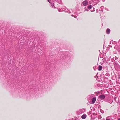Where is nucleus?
Returning a JSON list of instances; mask_svg holds the SVG:
<instances>
[{
	"mask_svg": "<svg viewBox=\"0 0 120 120\" xmlns=\"http://www.w3.org/2000/svg\"><path fill=\"white\" fill-rule=\"evenodd\" d=\"M102 69V66L100 65L98 66V71H101V70Z\"/></svg>",
	"mask_w": 120,
	"mask_h": 120,
	"instance_id": "nucleus-6",
	"label": "nucleus"
},
{
	"mask_svg": "<svg viewBox=\"0 0 120 120\" xmlns=\"http://www.w3.org/2000/svg\"><path fill=\"white\" fill-rule=\"evenodd\" d=\"M48 0L49 2V0Z\"/></svg>",
	"mask_w": 120,
	"mask_h": 120,
	"instance_id": "nucleus-13",
	"label": "nucleus"
},
{
	"mask_svg": "<svg viewBox=\"0 0 120 120\" xmlns=\"http://www.w3.org/2000/svg\"><path fill=\"white\" fill-rule=\"evenodd\" d=\"M105 96L104 94L101 95H100L99 98L101 99H104L105 98Z\"/></svg>",
	"mask_w": 120,
	"mask_h": 120,
	"instance_id": "nucleus-3",
	"label": "nucleus"
},
{
	"mask_svg": "<svg viewBox=\"0 0 120 120\" xmlns=\"http://www.w3.org/2000/svg\"><path fill=\"white\" fill-rule=\"evenodd\" d=\"M106 120H110L109 119H106Z\"/></svg>",
	"mask_w": 120,
	"mask_h": 120,
	"instance_id": "nucleus-11",
	"label": "nucleus"
},
{
	"mask_svg": "<svg viewBox=\"0 0 120 120\" xmlns=\"http://www.w3.org/2000/svg\"><path fill=\"white\" fill-rule=\"evenodd\" d=\"M92 6L91 5H90L87 7L90 10L92 8Z\"/></svg>",
	"mask_w": 120,
	"mask_h": 120,
	"instance_id": "nucleus-7",
	"label": "nucleus"
},
{
	"mask_svg": "<svg viewBox=\"0 0 120 120\" xmlns=\"http://www.w3.org/2000/svg\"><path fill=\"white\" fill-rule=\"evenodd\" d=\"M82 3L83 5V6H84L87 5L88 4V3L87 1L85 0L84 1L82 2Z\"/></svg>",
	"mask_w": 120,
	"mask_h": 120,
	"instance_id": "nucleus-2",
	"label": "nucleus"
},
{
	"mask_svg": "<svg viewBox=\"0 0 120 120\" xmlns=\"http://www.w3.org/2000/svg\"><path fill=\"white\" fill-rule=\"evenodd\" d=\"M79 120L78 119V120Z\"/></svg>",
	"mask_w": 120,
	"mask_h": 120,
	"instance_id": "nucleus-14",
	"label": "nucleus"
},
{
	"mask_svg": "<svg viewBox=\"0 0 120 120\" xmlns=\"http://www.w3.org/2000/svg\"><path fill=\"white\" fill-rule=\"evenodd\" d=\"M83 109H80L77 112V113L79 115L82 114V113L83 112Z\"/></svg>",
	"mask_w": 120,
	"mask_h": 120,
	"instance_id": "nucleus-1",
	"label": "nucleus"
},
{
	"mask_svg": "<svg viewBox=\"0 0 120 120\" xmlns=\"http://www.w3.org/2000/svg\"><path fill=\"white\" fill-rule=\"evenodd\" d=\"M118 120H120V118L118 119Z\"/></svg>",
	"mask_w": 120,
	"mask_h": 120,
	"instance_id": "nucleus-12",
	"label": "nucleus"
},
{
	"mask_svg": "<svg viewBox=\"0 0 120 120\" xmlns=\"http://www.w3.org/2000/svg\"><path fill=\"white\" fill-rule=\"evenodd\" d=\"M107 30H110L109 29H108Z\"/></svg>",
	"mask_w": 120,
	"mask_h": 120,
	"instance_id": "nucleus-10",
	"label": "nucleus"
},
{
	"mask_svg": "<svg viewBox=\"0 0 120 120\" xmlns=\"http://www.w3.org/2000/svg\"><path fill=\"white\" fill-rule=\"evenodd\" d=\"M96 98H93L92 99V103L94 104L96 101Z\"/></svg>",
	"mask_w": 120,
	"mask_h": 120,
	"instance_id": "nucleus-4",
	"label": "nucleus"
},
{
	"mask_svg": "<svg viewBox=\"0 0 120 120\" xmlns=\"http://www.w3.org/2000/svg\"><path fill=\"white\" fill-rule=\"evenodd\" d=\"M110 32V30H106V33L107 34H109Z\"/></svg>",
	"mask_w": 120,
	"mask_h": 120,
	"instance_id": "nucleus-8",
	"label": "nucleus"
},
{
	"mask_svg": "<svg viewBox=\"0 0 120 120\" xmlns=\"http://www.w3.org/2000/svg\"><path fill=\"white\" fill-rule=\"evenodd\" d=\"M86 117V114H84L82 115L81 116V118L82 119H85Z\"/></svg>",
	"mask_w": 120,
	"mask_h": 120,
	"instance_id": "nucleus-5",
	"label": "nucleus"
},
{
	"mask_svg": "<svg viewBox=\"0 0 120 120\" xmlns=\"http://www.w3.org/2000/svg\"><path fill=\"white\" fill-rule=\"evenodd\" d=\"M118 78L119 79H120V75H118Z\"/></svg>",
	"mask_w": 120,
	"mask_h": 120,
	"instance_id": "nucleus-9",
	"label": "nucleus"
}]
</instances>
